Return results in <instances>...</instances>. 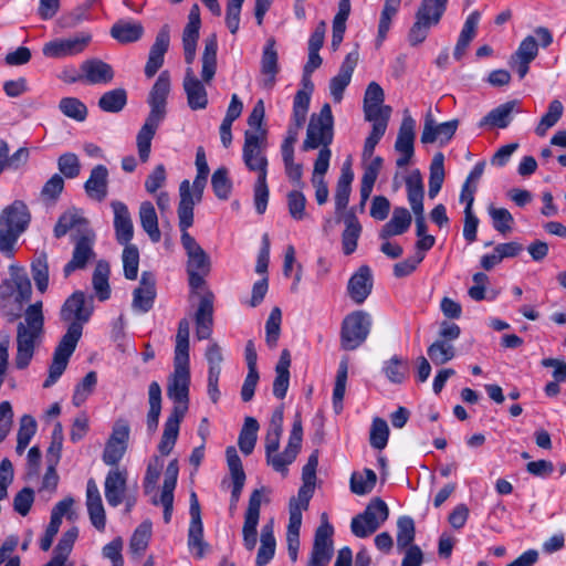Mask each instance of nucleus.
<instances>
[{
    "mask_svg": "<svg viewBox=\"0 0 566 566\" xmlns=\"http://www.w3.org/2000/svg\"><path fill=\"white\" fill-rule=\"evenodd\" d=\"M189 329V321L187 318L180 319L176 335L174 373L169 377L167 386V395L176 405L164 424L163 436L158 444V451L161 455H168L172 451L178 439L180 422L188 410L190 385Z\"/></svg>",
    "mask_w": 566,
    "mask_h": 566,
    "instance_id": "obj_1",
    "label": "nucleus"
},
{
    "mask_svg": "<svg viewBox=\"0 0 566 566\" xmlns=\"http://www.w3.org/2000/svg\"><path fill=\"white\" fill-rule=\"evenodd\" d=\"M92 313L93 298L87 297L82 291L74 292L65 300L60 311V318L69 323V327L54 349L49 376L43 382L44 388L53 386L63 375L82 337L83 325L90 321Z\"/></svg>",
    "mask_w": 566,
    "mask_h": 566,
    "instance_id": "obj_2",
    "label": "nucleus"
},
{
    "mask_svg": "<svg viewBox=\"0 0 566 566\" xmlns=\"http://www.w3.org/2000/svg\"><path fill=\"white\" fill-rule=\"evenodd\" d=\"M43 336V303L42 301H36L24 310L23 321L17 326V354L14 364L18 369H25L30 365L35 348L42 343Z\"/></svg>",
    "mask_w": 566,
    "mask_h": 566,
    "instance_id": "obj_3",
    "label": "nucleus"
},
{
    "mask_svg": "<svg viewBox=\"0 0 566 566\" xmlns=\"http://www.w3.org/2000/svg\"><path fill=\"white\" fill-rule=\"evenodd\" d=\"M31 214L28 206L14 200L0 212V252L7 256L13 254L20 235L28 229Z\"/></svg>",
    "mask_w": 566,
    "mask_h": 566,
    "instance_id": "obj_4",
    "label": "nucleus"
},
{
    "mask_svg": "<svg viewBox=\"0 0 566 566\" xmlns=\"http://www.w3.org/2000/svg\"><path fill=\"white\" fill-rule=\"evenodd\" d=\"M371 327V317L364 311H356L348 314L340 331V344L345 350L358 348L368 337Z\"/></svg>",
    "mask_w": 566,
    "mask_h": 566,
    "instance_id": "obj_5",
    "label": "nucleus"
},
{
    "mask_svg": "<svg viewBox=\"0 0 566 566\" xmlns=\"http://www.w3.org/2000/svg\"><path fill=\"white\" fill-rule=\"evenodd\" d=\"M387 504L379 497L373 499L365 511L356 515L350 523L352 532L359 538H365L375 533L388 518Z\"/></svg>",
    "mask_w": 566,
    "mask_h": 566,
    "instance_id": "obj_6",
    "label": "nucleus"
},
{
    "mask_svg": "<svg viewBox=\"0 0 566 566\" xmlns=\"http://www.w3.org/2000/svg\"><path fill=\"white\" fill-rule=\"evenodd\" d=\"M207 178L208 175L197 174L192 186L187 179L181 181L179 186L180 200L177 209L179 223L184 226L193 224V207L202 200Z\"/></svg>",
    "mask_w": 566,
    "mask_h": 566,
    "instance_id": "obj_7",
    "label": "nucleus"
},
{
    "mask_svg": "<svg viewBox=\"0 0 566 566\" xmlns=\"http://www.w3.org/2000/svg\"><path fill=\"white\" fill-rule=\"evenodd\" d=\"M333 140V114L329 104H324L318 115H313L307 127L303 150L328 147Z\"/></svg>",
    "mask_w": 566,
    "mask_h": 566,
    "instance_id": "obj_8",
    "label": "nucleus"
},
{
    "mask_svg": "<svg viewBox=\"0 0 566 566\" xmlns=\"http://www.w3.org/2000/svg\"><path fill=\"white\" fill-rule=\"evenodd\" d=\"M303 440V427L300 413L294 417L293 426L290 432L287 444L282 453L276 451L266 455V463L273 468L274 471L282 474L287 473V467L296 459Z\"/></svg>",
    "mask_w": 566,
    "mask_h": 566,
    "instance_id": "obj_9",
    "label": "nucleus"
},
{
    "mask_svg": "<svg viewBox=\"0 0 566 566\" xmlns=\"http://www.w3.org/2000/svg\"><path fill=\"white\" fill-rule=\"evenodd\" d=\"M265 132L252 133L247 130L244 134L243 161L245 166L256 171L258 176L266 177L268 159L264 155Z\"/></svg>",
    "mask_w": 566,
    "mask_h": 566,
    "instance_id": "obj_10",
    "label": "nucleus"
},
{
    "mask_svg": "<svg viewBox=\"0 0 566 566\" xmlns=\"http://www.w3.org/2000/svg\"><path fill=\"white\" fill-rule=\"evenodd\" d=\"M321 525L314 536L313 549L307 566H327L333 556V526L328 523L327 514L323 513Z\"/></svg>",
    "mask_w": 566,
    "mask_h": 566,
    "instance_id": "obj_11",
    "label": "nucleus"
},
{
    "mask_svg": "<svg viewBox=\"0 0 566 566\" xmlns=\"http://www.w3.org/2000/svg\"><path fill=\"white\" fill-rule=\"evenodd\" d=\"M416 120L409 111L403 112V117L395 143V150L398 153L396 165L399 168L408 166L415 154Z\"/></svg>",
    "mask_w": 566,
    "mask_h": 566,
    "instance_id": "obj_12",
    "label": "nucleus"
},
{
    "mask_svg": "<svg viewBox=\"0 0 566 566\" xmlns=\"http://www.w3.org/2000/svg\"><path fill=\"white\" fill-rule=\"evenodd\" d=\"M190 523L188 528L187 545L196 558H202L208 548V543L203 539V524L201 520V509L196 492L190 493Z\"/></svg>",
    "mask_w": 566,
    "mask_h": 566,
    "instance_id": "obj_13",
    "label": "nucleus"
},
{
    "mask_svg": "<svg viewBox=\"0 0 566 566\" xmlns=\"http://www.w3.org/2000/svg\"><path fill=\"white\" fill-rule=\"evenodd\" d=\"M96 235L95 232H88L84 235H74V249L72 259L65 264L63 269L64 276H70L76 270H84L87 264L95 260L96 253L94 251Z\"/></svg>",
    "mask_w": 566,
    "mask_h": 566,
    "instance_id": "obj_14",
    "label": "nucleus"
},
{
    "mask_svg": "<svg viewBox=\"0 0 566 566\" xmlns=\"http://www.w3.org/2000/svg\"><path fill=\"white\" fill-rule=\"evenodd\" d=\"M129 433L130 428L126 420L119 419L115 422L102 457L105 464L117 465L123 459L127 450Z\"/></svg>",
    "mask_w": 566,
    "mask_h": 566,
    "instance_id": "obj_15",
    "label": "nucleus"
},
{
    "mask_svg": "<svg viewBox=\"0 0 566 566\" xmlns=\"http://www.w3.org/2000/svg\"><path fill=\"white\" fill-rule=\"evenodd\" d=\"M263 489L254 490L250 497L247 511L244 513V522L242 526L243 546L247 551L252 552L258 543V525L260 520V510L262 503Z\"/></svg>",
    "mask_w": 566,
    "mask_h": 566,
    "instance_id": "obj_16",
    "label": "nucleus"
},
{
    "mask_svg": "<svg viewBox=\"0 0 566 566\" xmlns=\"http://www.w3.org/2000/svg\"><path fill=\"white\" fill-rule=\"evenodd\" d=\"M91 41L92 35L85 32L67 39L53 40L43 46V54L53 59L77 55L87 48Z\"/></svg>",
    "mask_w": 566,
    "mask_h": 566,
    "instance_id": "obj_17",
    "label": "nucleus"
},
{
    "mask_svg": "<svg viewBox=\"0 0 566 566\" xmlns=\"http://www.w3.org/2000/svg\"><path fill=\"white\" fill-rule=\"evenodd\" d=\"M191 226H184L179 223V228L181 231V245L187 254V272H210V258L206 253V251L198 244L193 237H191L188 232V229Z\"/></svg>",
    "mask_w": 566,
    "mask_h": 566,
    "instance_id": "obj_18",
    "label": "nucleus"
},
{
    "mask_svg": "<svg viewBox=\"0 0 566 566\" xmlns=\"http://www.w3.org/2000/svg\"><path fill=\"white\" fill-rule=\"evenodd\" d=\"M13 290L11 297L15 304L14 308H8V305H2V313L9 322H13L21 317L23 306L30 301L32 294L31 281L27 274H15L12 276Z\"/></svg>",
    "mask_w": 566,
    "mask_h": 566,
    "instance_id": "obj_19",
    "label": "nucleus"
},
{
    "mask_svg": "<svg viewBox=\"0 0 566 566\" xmlns=\"http://www.w3.org/2000/svg\"><path fill=\"white\" fill-rule=\"evenodd\" d=\"M170 92V75L168 71H163L155 84L153 85L149 96L148 104L150 112L147 117L163 120L166 116V103Z\"/></svg>",
    "mask_w": 566,
    "mask_h": 566,
    "instance_id": "obj_20",
    "label": "nucleus"
},
{
    "mask_svg": "<svg viewBox=\"0 0 566 566\" xmlns=\"http://www.w3.org/2000/svg\"><path fill=\"white\" fill-rule=\"evenodd\" d=\"M385 94L381 86L370 82L364 96V115L366 120L390 118L391 107L384 105Z\"/></svg>",
    "mask_w": 566,
    "mask_h": 566,
    "instance_id": "obj_21",
    "label": "nucleus"
},
{
    "mask_svg": "<svg viewBox=\"0 0 566 566\" xmlns=\"http://www.w3.org/2000/svg\"><path fill=\"white\" fill-rule=\"evenodd\" d=\"M358 62V53L349 52L340 64L338 73L329 81V94L335 103H340L344 91L352 81L353 73Z\"/></svg>",
    "mask_w": 566,
    "mask_h": 566,
    "instance_id": "obj_22",
    "label": "nucleus"
},
{
    "mask_svg": "<svg viewBox=\"0 0 566 566\" xmlns=\"http://www.w3.org/2000/svg\"><path fill=\"white\" fill-rule=\"evenodd\" d=\"M459 122L457 119L437 124L428 113L424 118L423 129L421 133L422 144H432L439 142L441 145L448 143L457 132Z\"/></svg>",
    "mask_w": 566,
    "mask_h": 566,
    "instance_id": "obj_23",
    "label": "nucleus"
},
{
    "mask_svg": "<svg viewBox=\"0 0 566 566\" xmlns=\"http://www.w3.org/2000/svg\"><path fill=\"white\" fill-rule=\"evenodd\" d=\"M170 43V28L165 24L158 31L155 42L150 46L148 60L145 65V75L150 78L164 64L165 54Z\"/></svg>",
    "mask_w": 566,
    "mask_h": 566,
    "instance_id": "obj_24",
    "label": "nucleus"
},
{
    "mask_svg": "<svg viewBox=\"0 0 566 566\" xmlns=\"http://www.w3.org/2000/svg\"><path fill=\"white\" fill-rule=\"evenodd\" d=\"M200 27V9L198 4H193L190 8L188 22L182 31V46L187 64H192L195 61Z\"/></svg>",
    "mask_w": 566,
    "mask_h": 566,
    "instance_id": "obj_25",
    "label": "nucleus"
},
{
    "mask_svg": "<svg viewBox=\"0 0 566 566\" xmlns=\"http://www.w3.org/2000/svg\"><path fill=\"white\" fill-rule=\"evenodd\" d=\"M111 208L114 213L115 238L119 244L127 245L134 237V224L128 207L123 201L113 200Z\"/></svg>",
    "mask_w": 566,
    "mask_h": 566,
    "instance_id": "obj_26",
    "label": "nucleus"
},
{
    "mask_svg": "<svg viewBox=\"0 0 566 566\" xmlns=\"http://www.w3.org/2000/svg\"><path fill=\"white\" fill-rule=\"evenodd\" d=\"M280 71L279 54L275 49V40L269 39L263 48L261 57V80L260 85L264 90H272L276 83V75Z\"/></svg>",
    "mask_w": 566,
    "mask_h": 566,
    "instance_id": "obj_27",
    "label": "nucleus"
},
{
    "mask_svg": "<svg viewBox=\"0 0 566 566\" xmlns=\"http://www.w3.org/2000/svg\"><path fill=\"white\" fill-rule=\"evenodd\" d=\"M70 231H74L72 238L74 235H84L87 234L88 232H93L88 221L82 216L81 211L77 209H70L62 213L53 230L54 235L57 239L64 237Z\"/></svg>",
    "mask_w": 566,
    "mask_h": 566,
    "instance_id": "obj_28",
    "label": "nucleus"
},
{
    "mask_svg": "<svg viewBox=\"0 0 566 566\" xmlns=\"http://www.w3.org/2000/svg\"><path fill=\"white\" fill-rule=\"evenodd\" d=\"M156 298V279L151 272H143L139 286L133 293V308L146 313L148 312Z\"/></svg>",
    "mask_w": 566,
    "mask_h": 566,
    "instance_id": "obj_29",
    "label": "nucleus"
},
{
    "mask_svg": "<svg viewBox=\"0 0 566 566\" xmlns=\"http://www.w3.org/2000/svg\"><path fill=\"white\" fill-rule=\"evenodd\" d=\"M126 489L127 471L118 468L109 470L104 483V493L108 505L118 506L124 500Z\"/></svg>",
    "mask_w": 566,
    "mask_h": 566,
    "instance_id": "obj_30",
    "label": "nucleus"
},
{
    "mask_svg": "<svg viewBox=\"0 0 566 566\" xmlns=\"http://www.w3.org/2000/svg\"><path fill=\"white\" fill-rule=\"evenodd\" d=\"M373 290V274L367 265H361L348 281L347 292L349 297L361 304L369 296Z\"/></svg>",
    "mask_w": 566,
    "mask_h": 566,
    "instance_id": "obj_31",
    "label": "nucleus"
},
{
    "mask_svg": "<svg viewBox=\"0 0 566 566\" xmlns=\"http://www.w3.org/2000/svg\"><path fill=\"white\" fill-rule=\"evenodd\" d=\"M187 95L188 106L192 111L205 109L208 105V93L201 81H199L192 69L188 67L182 83Z\"/></svg>",
    "mask_w": 566,
    "mask_h": 566,
    "instance_id": "obj_32",
    "label": "nucleus"
},
{
    "mask_svg": "<svg viewBox=\"0 0 566 566\" xmlns=\"http://www.w3.org/2000/svg\"><path fill=\"white\" fill-rule=\"evenodd\" d=\"M311 75L312 73L303 71L302 84L304 88L297 91L294 96L292 122H294L297 127H302L307 117L311 95L314 91V84L311 80Z\"/></svg>",
    "mask_w": 566,
    "mask_h": 566,
    "instance_id": "obj_33",
    "label": "nucleus"
},
{
    "mask_svg": "<svg viewBox=\"0 0 566 566\" xmlns=\"http://www.w3.org/2000/svg\"><path fill=\"white\" fill-rule=\"evenodd\" d=\"M84 82L91 85L107 84L114 78V70L111 64L99 59H88L82 62Z\"/></svg>",
    "mask_w": 566,
    "mask_h": 566,
    "instance_id": "obj_34",
    "label": "nucleus"
},
{
    "mask_svg": "<svg viewBox=\"0 0 566 566\" xmlns=\"http://www.w3.org/2000/svg\"><path fill=\"white\" fill-rule=\"evenodd\" d=\"M213 295L207 293L199 302L196 312V336L199 340L208 339L212 333L213 325Z\"/></svg>",
    "mask_w": 566,
    "mask_h": 566,
    "instance_id": "obj_35",
    "label": "nucleus"
},
{
    "mask_svg": "<svg viewBox=\"0 0 566 566\" xmlns=\"http://www.w3.org/2000/svg\"><path fill=\"white\" fill-rule=\"evenodd\" d=\"M86 506L94 527L98 531H104L106 525L105 510L99 490L93 479H90L86 485Z\"/></svg>",
    "mask_w": 566,
    "mask_h": 566,
    "instance_id": "obj_36",
    "label": "nucleus"
},
{
    "mask_svg": "<svg viewBox=\"0 0 566 566\" xmlns=\"http://www.w3.org/2000/svg\"><path fill=\"white\" fill-rule=\"evenodd\" d=\"M84 190L88 198L102 202L108 193V169L104 165L95 166L84 182Z\"/></svg>",
    "mask_w": 566,
    "mask_h": 566,
    "instance_id": "obj_37",
    "label": "nucleus"
},
{
    "mask_svg": "<svg viewBox=\"0 0 566 566\" xmlns=\"http://www.w3.org/2000/svg\"><path fill=\"white\" fill-rule=\"evenodd\" d=\"M217 35L210 34L205 39V49L201 56V78L207 84L213 80L217 72Z\"/></svg>",
    "mask_w": 566,
    "mask_h": 566,
    "instance_id": "obj_38",
    "label": "nucleus"
},
{
    "mask_svg": "<svg viewBox=\"0 0 566 566\" xmlns=\"http://www.w3.org/2000/svg\"><path fill=\"white\" fill-rule=\"evenodd\" d=\"M354 180V172L349 163H345L342 167L340 176L337 180L335 190V210L336 213H342L349 201L352 192V182Z\"/></svg>",
    "mask_w": 566,
    "mask_h": 566,
    "instance_id": "obj_39",
    "label": "nucleus"
},
{
    "mask_svg": "<svg viewBox=\"0 0 566 566\" xmlns=\"http://www.w3.org/2000/svg\"><path fill=\"white\" fill-rule=\"evenodd\" d=\"M276 542L274 537L273 521L262 526L260 536V547L258 549L255 566H265L274 557Z\"/></svg>",
    "mask_w": 566,
    "mask_h": 566,
    "instance_id": "obj_40",
    "label": "nucleus"
},
{
    "mask_svg": "<svg viewBox=\"0 0 566 566\" xmlns=\"http://www.w3.org/2000/svg\"><path fill=\"white\" fill-rule=\"evenodd\" d=\"M144 34V27L134 20L120 19L111 28V35L119 43H132L138 41Z\"/></svg>",
    "mask_w": 566,
    "mask_h": 566,
    "instance_id": "obj_41",
    "label": "nucleus"
},
{
    "mask_svg": "<svg viewBox=\"0 0 566 566\" xmlns=\"http://www.w3.org/2000/svg\"><path fill=\"white\" fill-rule=\"evenodd\" d=\"M407 197L413 214H421L424 212L423 198L424 188L419 170L411 172L406 178Z\"/></svg>",
    "mask_w": 566,
    "mask_h": 566,
    "instance_id": "obj_42",
    "label": "nucleus"
},
{
    "mask_svg": "<svg viewBox=\"0 0 566 566\" xmlns=\"http://www.w3.org/2000/svg\"><path fill=\"white\" fill-rule=\"evenodd\" d=\"M290 366L291 354L287 349H283L275 366L276 376L273 381V395L279 399H283L286 396L290 385Z\"/></svg>",
    "mask_w": 566,
    "mask_h": 566,
    "instance_id": "obj_43",
    "label": "nucleus"
},
{
    "mask_svg": "<svg viewBox=\"0 0 566 566\" xmlns=\"http://www.w3.org/2000/svg\"><path fill=\"white\" fill-rule=\"evenodd\" d=\"M411 220V214L406 208L396 207L391 219L380 230V238L387 239L405 233L409 229Z\"/></svg>",
    "mask_w": 566,
    "mask_h": 566,
    "instance_id": "obj_44",
    "label": "nucleus"
},
{
    "mask_svg": "<svg viewBox=\"0 0 566 566\" xmlns=\"http://www.w3.org/2000/svg\"><path fill=\"white\" fill-rule=\"evenodd\" d=\"M161 120L147 117L144 125L139 129L136 144L138 149V156L142 163H146L150 156L151 140L156 134V130Z\"/></svg>",
    "mask_w": 566,
    "mask_h": 566,
    "instance_id": "obj_45",
    "label": "nucleus"
},
{
    "mask_svg": "<svg viewBox=\"0 0 566 566\" xmlns=\"http://www.w3.org/2000/svg\"><path fill=\"white\" fill-rule=\"evenodd\" d=\"M139 221L143 230L149 239L157 243L161 239V232L158 227V217L154 205L150 201H143L139 206Z\"/></svg>",
    "mask_w": 566,
    "mask_h": 566,
    "instance_id": "obj_46",
    "label": "nucleus"
},
{
    "mask_svg": "<svg viewBox=\"0 0 566 566\" xmlns=\"http://www.w3.org/2000/svg\"><path fill=\"white\" fill-rule=\"evenodd\" d=\"M149 410L146 424L149 434H154L158 428L159 416L161 412V388L157 381H153L148 387Z\"/></svg>",
    "mask_w": 566,
    "mask_h": 566,
    "instance_id": "obj_47",
    "label": "nucleus"
},
{
    "mask_svg": "<svg viewBox=\"0 0 566 566\" xmlns=\"http://www.w3.org/2000/svg\"><path fill=\"white\" fill-rule=\"evenodd\" d=\"M517 103L510 101L499 105L489 112L480 122L479 126H491L497 128H506L512 120V113Z\"/></svg>",
    "mask_w": 566,
    "mask_h": 566,
    "instance_id": "obj_48",
    "label": "nucleus"
},
{
    "mask_svg": "<svg viewBox=\"0 0 566 566\" xmlns=\"http://www.w3.org/2000/svg\"><path fill=\"white\" fill-rule=\"evenodd\" d=\"M345 230L342 233L343 252L349 255L355 252L357 242L361 233V226L357 217L353 213L344 218Z\"/></svg>",
    "mask_w": 566,
    "mask_h": 566,
    "instance_id": "obj_49",
    "label": "nucleus"
},
{
    "mask_svg": "<svg viewBox=\"0 0 566 566\" xmlns=\"http://www.w3.org/2000/svg\"><path fill=\"white\" fill-rule=\"evenodd\" d=\"M108 277L109 264L105 260H99L93 272L92 284L97 298L102 302L111 297Z\"/></svg>",
    "mask_w": 566,
    "mask_h": 566,
    "instance_id": "obj_50",
    "label": "nucleus"
},
{
    "mask_svg": "<svg viewBox=\"0 0 566 566\" xmlns=\"http://www.w3.org/2000/svg\"><path fill=\"white\" fill-rule=\"evenodd\" d=\"M448 0H422L416 18L437 25L447 9Z\"/></svg>",
    "mask_w": 566,
    "mask_h": 566,
    "instance_id": "obj_51",
    "label": "nucleus"
},
{
    "mask_svg": "<svg viewBox=\"0 0 566 566\" xmlns=\"http://www.w3.org/2000/svg\"><path fill=\"white\" fill-rule=\"evenodd\" d=\"M382 371L391 384H402L409 375V365L406 359L395 355L384 363Z\"/></svg>",
    "mask_w": 566,
    "mask_h": 566,
    "instance_id": "obj_52",
    "label": "nucleus"
},
{
    "mask_svg": "<svg viewBox=\"0 0 566 566\" xmlns=\"http://www.w3.org/2000/svg\"><path fill=\"white\" fill-rule=\"evenodd\" d=\"M78 536L77 527L67 530L60 538L56 547L54 548V555L50 562L60 566H65L69 555L72 552L74 543Z\"/></svg>",
    "mask_w": 566,
    "mask_h": 566,
    "instance_id": "obj_53",
    "label": "nucleus"
},
{
    "mask_svg": "<svg viewBox=\"0 0 566 566\" xmlns=\"http://www.w3.org/2000/svg\"><path fill=\"white\" fill-rule=\"evenodd\" d=\"M259 423L256 419L247 417L240 431L238 444L242 453L249 455L253 452L258 438Z\"/></svg>",
    "mask_w": 566,
    "mask_h": 566,
    "instance_id": "obj_54",
    "label": "nucleus"
},
{
    "mask_svg": "<svg viewBox=\"0 0 566 566\" xmlns=\"http://www.w3.org/2000/svg\"><path fill=\"white\" fill-rule=\"evenodd\" d=\"M444 156L442 153H437L430 165L429 176V190L428 196L430 199H434L441 190L444 180Z\"/></svg>",
    "mask_w": 566,
    "mask_h": 566,
    "instance_id": "obj_55",
    "label": "nucleus"
},
{
    "mask_svg": "<svg viewBox=\"0 0 566 566\" xmlns=\"http://www.w3.org/2000/svg\"><path fill=\"white\" fill-rule=\"evenodd\" d=\"M38 423L31 415H23L20 418L19 430L17 434V453L22 454L30 441L36 433Z\"/></svg>",
    "mask_w": 566,
    "mask_h": 566,
    "instance_id": "obj_56",
    "label": "nucleus"
},
{
    "mask_svg": "<svg viewBox=\"0 0 566 566\" xmlns=\"http://www.w3.org/2000/svg\"><path fill=\"white\" fill-rule=\"evenodd\" d=\"M369 122L373 124V127L364 144L363 158L365 160L373 157L377 144L387 130L389 118H376Z\"/></svg>",
    "mask_w": 566,
    "mask_h": 566,
    "instance_id": "obj_57",
    "label": "nucleus"
},
{
    "mask_svg": "<svg viewBox=\"0 0 566 566\" xmlns=\"http://www.w3.org/2000/svg\"><path fill=\"white\" fill-rule=\"evenodd\" d=\"M127 103V93L124 88L105 92L98 101V107L106 113H118Z\"/></svg>",
    "mask_w": 566,
    "mask_h": 566,
    "instance_id": "obj_58",
    "label": "nucleus"
},
{
    "mask_svg": "<svg viewBox=\"0 0 566 566\" xmlns=\"http://www.w3.org/2000/svg\"><path fill=\"white\" fill-rule=\"evenodd\" d=\"M564 113V106L560 101L553 99L548 104L547 112L542 116L538 125L535 128V133L543 137L546 135L547 130L555 126L558 120L562 118Z\"/></svg>",
    "mask_w": 566,
    "mask_h": 566,
    "instance_id": "obj_59",
    "label": "nucleus"
},
{
    "mask_svg": "<svg viewBox=\"0 0 566 566\" xmlns=\"http://www.w3.org/2000/svg\"><path fill=\"white\" fill-rule=\"evenodd\" d=\"M163 468L164 460L159 455H154L150 458L143 481V488L146 495L153 496L154 494H157V482L160 478Z\"/></svg>",
    "mask_w": 566,
    "mask_h": 566,
    "instance_id": "obj_60",
    "label": "nucleus"
},
{
    "mask_svg": "<svg viewBox=\"0 0 566 566\" xmlns=\"http://www.w3.org/2000/svg\"><path fill=\"white\" fill-rule=\"evenodd\" d=\"M377 475L371 469L363 472H354L350 476V490L357 495H365L373 491L376 485Z\"/></svg>",
    "mask_w": 566,
    "mask_h": 566,
    "instance_id": "obj_61",
    "label": "nucleus"
},
{
    "mask_svg": "<svg viewBox=\"0 0 566 566\" xmlns=\"http://www.w3.org/2000/svg\"><path fill=\"white\" fill-rule=\"evenodd\" d=\"M428 356L434 365H443L455 356L454 346L446 340L437 339L428 347Z\"/></svg>",
    "mask_w": 566,
    "mask_h": 566,
    "instance_id": "obj_62",
    "label": "nucleus"
},
{
    "mask_svg": "<svg viewBox=\"0 0 566 566\" xmlns=\"http://www.w3.org/2000/svg\"><path fill=\"white\" fill-rule=\"evenodd\" d=\"M287 209L291 218L295 221H303L308 218L306 212V197L301 190H292L286 196Z\"/></svg>",
    "mask_w": 566,
    "mask_h": 566,
    "instance_id": "obj_63",
    "label": "nucleus"
},
{
    "mask_svg": "<svg viewBox=\"0 0 566 566\" xmlns=\"http://www.w3.org/2000/svg\"><path fill=\"white\" fill-rule=\"evenodd\" d=\"M416 535L415 522L410 516H400L397 521V547L402 551L412 546Z\"/></svg>",
    "mask_w": 566,
    "mask_h": 566,
    "instance_id": "obj_64",
    "label": "nucleus"
}]
</instances>
